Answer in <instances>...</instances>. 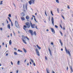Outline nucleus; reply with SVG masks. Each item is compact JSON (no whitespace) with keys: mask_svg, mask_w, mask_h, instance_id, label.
Wrapping results in <instances>:
<instances>
[{"mask_svg":"<svg viewBox=\"0 0 73 73\" xmlns=\"http://www.w3.org/2000/svg\"><path fill=\"white\" fill-rule=\"evenodd\" d=\"M22 41H23V43H24V44H27V42H26V41H27V39H26V38H27V40H29V38H28V37H27V36H25L23 35L22 36Z\"/></svg>","mask_w":73,"mask_h":73,"instance_id":"f257e3e1","label":"nucleus"},{"mask_svg":"<svg viewBox=\"0 0 73 73\" xmlns=\"http://www.w3.org/2000/svg\"><path fill=\"white\" fill-rule=\"evenodd\" d=\"M31 27L32 28H35V26H36V25L35 24H32L31 21H30Z\"/></svg>","mask_w":73,"mask_h":73,"instance_id":"f03ea898","label":"nucleus"},{"mask_svg":"<svg viewBox=\"0 0 73 73\" xmlns=\"http://www.w3.org/2000/svg\"><path fill=\"white\" fill-rule=\"evenodd\" d=\"M65 49L66 50V53H68L70 57H71V54H70V52H69V50H67L66 47H65Z\"/></svg>","mask_w":73,"mask_h":73,"instance_id":"7ed1b4c3","label":"nucleus"},{"mask_svg":"<svg viewBox=\"0 0 73 73\" xmlns=\"http://www.w3.org/2000/svg\"><path fill=\"white\" fill-rule=\"evenodd\" d=\"M36 0H31V1H29V3L30 5H31L32 4V3L33 4H35V1Z\"/></svg>","mask_w":73,"mask_h":73,"instance_id":"20e7f679","label":"nucleus"},{"mask_svg":"<svg viewBox=\"0 0 73 73\" xmlns=\"http://www.w3.org/2000/svg\"><path fill=\"white\" fill-rule=\"evenodd\" d=\"M15 25L16 26V27L18 28H20V26L19 25V24H18V22L16 21H15Z\"/></svg>","mask_w":73,"mask_h":73,"instance_id":"39448f33","label":"nucleus"},{"mask_svg":"<svg viewBox=\"0 0 73 73\" xmlns=\"http://www.w3.org/2000/svg\"><path fill=\"white\" fill-rule=\"evenodd\" d=\"M35 51L36 53V54H37V55L38 56H40V52H39V51H38V49L37 48H36L35 50Z\"/></svg>","mask_w":73,"mask_h":73,"instance_id":"423d86ee","label":"nucleus"},{"mask_svg":"<svg viewBox=\"0 0 73 73\" xmlns=\"http://www.w3.org/2000/svg\"><path fill=\"white\" fill-rule=\"evenodd\" d=\"M26 24L27 27V28H30V23H29L27 22Z\"/></svg>","mask_w":73,"mask_h":73,"instance_id":"0eeeda50","label":"nucleus"},{"mask_svg":"<svg viewBox=\"0 0 73 73\" xmlns=\"http://www.w3.org/2000/svg\"><path fill=\"white\" fill-rule=\"evenodd\" d=\"M51 21L53 26H54V19H53V17H52Z\"/></svg>","mask_w":73,"mask_h":73,"instance_id":"6e6552de","label":"nucleus"},{"mask_svg":"<svg viewBox=\"0 0 73 73\" xmlns=\"http://www.w3.org/2000/svg\"><path fill=\"white\" fill-rule=\"evenodd\" d=\"M29 32L31 33V35L32 36H33V31L32 30H29Z\"/></svg>","mask_w":73,"mask_h":73,"instance_id":"1a4fd4ad","label":"nucleus"},{"mask_svg":"<svg viewBox=\"0 0 73 73\" xmlns=\"http://www.w3.org/2000/svg\"><path fill=\"white\" fill-rule=\"evenodd\" d=\"M48 50L50 52V56H52V53L51 52V51H50V48H48Z\"/></svg>","mask_w":73,"mask_h":73,"instance_id":"9d476101","label":"nucleus"},{"mask_svg":"<svg viewBox=\"0 0 73 73\" xmlns=\"http://www.w3.org/2000/svg\"><path fill=\"white\" fill-rule=\"evenodd\" d=\"M21 20H22V21H23V20H25V18H24L23 17H21Z\"/></svg>","mask_w":73,"mask_h":73,"instance_id":"9b49d317","label":"nucleus"},{"mask_svg":"<svg viewBox=\"0 0 73 73\" xmlns=\"http://www.w3.org/2000/svg\"><path fill=\"white\" fill-rule=\"evenodd\" d=\"M7 28L9 29H11V27H10V24H9L7 25Z\"/></svg>","mask_w":73,"mask_h":73,"instance_id":"f8f14e48","label":"nucleus"},{"mask_svg":"<svg viewBox=\"0 0 73 73\" xmlns=\"http://www.w3.org/2000/svg\"><path fill=\"white\" fill-rule=\"evenodd\" d=\"M51 29L52 31V32H54V33L55 32V31H54V29H53V28H51Z\"/></svg>","mask_w":73,"mask_h":73,"instance_id":"ddd939ff","label":"nucleus"},{"mask_svg":"<svg viewBox=\"0 0 73 73\" xmlns=\"http://www.w3.org/2000/svg\"><path fill=\"white\" fill-rule=\"evenodd\" d=\"M59 42L61 45V46H62V42H61V40L60 39L59 40Z\"/></svg>","mask_w":73,"mask_h":73,"instance_id":"4468645a","label":"nucleus"},{"mask_svg":"<svg viewBox=\"0 0 73 73\" xmlns=\"http://www.w3.org/2000/svg\"><path fill=\"white\" fill-rule=\"evenodd\" d=\"M36 46L37 47V48H38L39 49H41V47H39L38 45H37Z\"/></svg>","mask_w":73,"mask_h":73,"instance_id":"2eb2a0df","label":"nucleus"},{"mask_svg":"<svg viewBox=\"0 0 73 73\" xmlns=\"http://www.w3.org/2000/svg\"><path fill=\"white\" fill-rule=\"evenodd\" d=\"M12 44V40H10L9 41V45H11Z\"/></svg>","mask_w":73,"mask_h":73,"instance_id":"dca6fc26","label":"nucleus"},{"mask_svg":"<svg viewBox=\"0 0 73 73\" xmlns=\"http://www.w3.org/2000/svg\"><path fill=\"white\" fill-rule=\"evenodd\" d=\"M21 16H25V14H24V13H22Z\"/></svg>","mask_w":73,"mask_h":73,"instance_id":"f3484780","label":"nucleus"},{"mask_svg":"<svg viewBox=\"0 0 73 73\" xmlns=\"http://www.w3.org/2000/svg\"><path fill=\"white\" fill-rule=\"evenodd\" d=\"M28 6V5H27V3H26L25 5V8L26 9V10H27V6Z\"/></svg>","mask_w":73,"mask_h":73,"instance_id":"a211bd4d","label":"nucleus"},{"mask_svg":"<svg viewBox=\"0 0 73 73\" xmlns=\"http://www.w3.org/2000/svg\"><path fill=\"white\" fill-rule=\"evenodd\" d=\"M30 60H31V62H32V63H33V64H34L35 62H34L33 61V60H32V59H31Z\"/></svg>","mask_w":73,"mask_h":73,"instance_id":"6ab92c4d","label":"nucleus"},{"mask_svg":"<svg viewBox=\"0 0 73 73\" xmlns=\"http://www.w3.org/2000/svg\"><path fill=\"white\" fill-rule=\"evenodd\" d=\"M47 73H50L49 72V70H48V69H46Z\"/></svg>","mask_w":73,"mask_h":73,"instance_id":"aec40b11","label":"nucleus"},{"mask_svg":"<svg viewBox=\"0 0 73 73\" xmlns=\"http://www.w3.org/2000/svg\"><path fill=\"white\" fill-rule=\"evenodd\" d=\"M23 50L25 53H27V51H26V50L25 48H23Z\"/></svg>","mask_w":73,"mask_h":73,"instance_id":"412c9836","label":"nucleus"},{"mask_svg":"<svg viewBox=\"0 0 73 73\" xmlns=\"http://www.w3.org/2000/svg\"><path fill=\"white\" fill-rule=\"evenodd\" d=\"M26 19L28 20V19H29V16H27L26 17Z\"/></svg>","mask_w":73,"mask_h":73,"instance_id":"4be33fe9","label":"nucleus"},{"mask_svg":"<svg viewBox=\"0 0 73 73\" xmlns=\"http://www.w3.org/2000/svg\"><path fill=\"white\" fill-rule=\"evenodd\" d=\"M17 64L18 65H20V61H18L17 63Z\"/></svg>","mask_w":73,"mask_h":73,"instance_id":"5701e85b","label":"nucleus"},{"mask_svg":"<svg viewBox=\"0 0 73 73\" xmlns=\"http://www.w3.org/2000/svg\"><path fill=\"white\" fill-rule=\"evenodd\" d=\"M13 32L14 36H16V34H15V33L14 31H13Z\"/></svg>","mask_w":73,"mask_h":73,"instance_id":"b1692460","label":"nucleus"},{"mask_svg":"<svg viewBox=\"0 0 73 73\" xmlns=\"http://www.w3.org/2000/svg\"><path fill=\"white\" fill-rule=\"evenodd\" d=\"M14 54L15 55H17V53L16 52H14Z\"/></svg>","mask_w":73,"mask_h":73,"instance_id":"393cba45","label":"nucleus"},{"mask_svg":"<svg viewBox=\"0 0 73 73\" xmlns=\"http://www.w3.org/2000/svg\"><path fill=\"white\" fill-rule=\"evenodd\" d=\"M34 35L35 36H36V35H37L36 34V31H34Z\"/></svg>","mask_w":73,"mask_h":73,"instance_id":"a878e982","label":"nucleus"},{"mask_svg":"<svg viewBox=\"0 0 73 73\" xmlns=\"http://www.w3.org/2000/svg\"><path fill=\"white\" fill-rule=\"evenodd\" d=\"M70 69L71 70L72 72H73V69H72V66H71Z\"/></svg>","mask_w":73,"mask_h":73,"instance_id":"bb28decb","label":"nucleus"},{"mask_svg":"<svg viewBox=\"0 0 73 73\" xmlns=\"http://www.w3.org/2000/svg\"><path fill=\"white\" fill-rule=\"evenodd\" d=\"M56 2L57 3H59V1H58V0H56Z\"/></svg>","mask_w":73,"mask_h":73,"instance_id":"cd10ccee","label":"nucleus"},{"mask_svg":"<svg viewBox=\"0 0 73 73\" xmlns=\"http://www.w3.org/2000/svg\"><path fill=\"white\" fill-rule=\"evenodd\" d=\"M3 4V1H1L0 3V5Z\"/></svg>","mask_w":73,"mask_h":73,"instance_id":"c85d7f7f","label":"nucleus"},{"mask_svg":"<svg viewBox=\"0 0 73 73\" xmlns=\"http://www.w3.org/2000/svg\"><path fill=\"white\" fill-rule=\"evenodd\" d=\"M18 52H23V51L20 50H18Z\"/></svg>","mask_w":73,"mask_h":73,"instance_id":"c756f323","label":"nucleus"},{"mask_svg":"<svg viewBox=\"0 0 73 73\" xmlns=\"http://www.w3.org/2000/svg\"><path fill=\"white\" fill-rule=\"evenodd\" d=\"M51 15H52V16H53V13L52 12V11H51Z\"/></svg>","mask_w":73,"mask_h":73,"instance_id":"7c9ffc66","label":"nucleus"},{"mask_svg":"<svg viewBox=\"0 0 73 73\" xmlns=\"http://www.w3.org/2000/svg\"><path fill=\"white\" fill-rule=\"evenodd\" d=\"M34 20L35 21L36 23H37V21H36V19H35V18H34Z\"/></svg>","mask_w":73,"mask_h":73,"instance_id":"2f4dec72","label":"nucleus"},{"mask_svg":"<svg viewBox=\"0 0 73 73\" xmlns=\"http://www.w3.org/2000/svg\"><path fill=\"white\" fill-rule=\"evenodd\" d=\"M9 17H11V14H9Z\"/></svg>","mask_w":73,"mask_h":73,"instance_id":"473e14b6","label":"nucleus"},{"mask_svg":"<svg viewBox=\"0 0 73 73\" xmlns=\"http://www.w3.org/2000/svg\"><path fill=\"white\" fill-rule=\"evenodd\" d=\"M24 27L25 28H27V27L26 25H24Z\"/></svg>","mask_w":73,"mask_h":73,"instance_id":"72a5a7b5","label":"nucleus"},{"mask_svg":"<svg viewBox=\"0 0 73 73\" xmlns=\"http://www.w3.org/2000/svg\"><path fill=\"white\" fill-rule=\"evenodd\" d=\"M55 28H58V26H57L55 25Z\"/></svg>","mask_w":73,"mask_h":73,"instance_id":"f704fd0d","label":"nucleus"},{"mask_svg":"<svg viewBox=\"0 0 73 73\" xmlns=\"http://www.w3.org/2000/svg\"><path fill=\"white\" fill-rule=\"evenodd\" d=\"M23 8L24 9H25V5L23 4Z\"/></svg>","mask_w":73,"mask_h":73,"instance_id":"c9c22d12","label":"nucleus"},{"mask_svg":"<svg viewBox=\"0 0 73 73\" xmlns=\"http://www.w3.org/2000/svg\"><path fill=\"white\" fill-rule=\"evenodd\" d=\"M60 27H61V28H62V26H61V25H60Z\"/></svg>","mask_w":73,"mask_h":73,"instance_id":"e433bc0d","label":"nucleus"},{"mask_svg":"<svg viewBox=\"0 0 73 73\" xmlns=\"http://www.w3.org/2000/svg\"><path fill=\"white\" fill-rule=\"evenodd\" d=\"M57 11L58 13H59V9H57Z\"/></svg>","mask_w":73,"mask_h":73,"instance_id":"4c0bfd02","label":"nucleus"},{"mask_svg":"<svg viewBox=\"0 0 73 73\" xmlns=\"http://www.w3.org/2000/svg\"><path fill=\"white\" fill-rule=\"evenodd\" d=\"M45 59L46 60H48V58H47L46 56L45 57Z\"/></svg>","mask_w":73,"mask_h":73,"instance_id":"58836bf2","label":"nucleus"},{"mask_svg":"<svg viewBox=\"0 0 73 73\" xmlns=\"http://www.w3.org/2000/svg\"><path fill=\"white\" fill-rule=\"evenodd\" d=\"M62 17L63 18V19H64V20L65 19V18L64 17V16H62Z\"/></svg>","mask_w":73,"mask_h":73,"instance_id":"ea45409f","label":"nucleus"},{"mask_svg":"<svg viewBox=\"0 0 73 73\" xmlns=\"http://www.w3.org/2000/svg\"><path fill=\"white\" fill-rule=\"evenodd\" d=\"M67 8H68V9H70V7L69 6H67Z\"/></svg>","mask_w":73,"mask_h":73,"instance_id":"a19ab883","label":"nucleus"},{"mask_svg":"<svg viewBox=\"0 0 73 73\" xmlns=\"http://www.w3.org/2000/svg\"><path fill=\"white\" fill-rule=\"evenodd\" d=\"M50 17H49L48 18V20L49 21H50Z\"/></svg>","mask_w":73,"mask_h":73,"instance_id":"79ce46f5","label":"nucleus"},{"mask_svg":"<svg viewBox=\"0 0 73 73\" xmlns=\"http://www.w3.org/2000/svg\"><path fill=\"white\" fill-rule=\"evenodd\" d=\"M35 28H36V29H38V28H37V26H35Z\"/></svg>","mask_w":73,"mask_h":73,"instance_id":"37998d69","label":"nucleus"},{"mask_svg":"<svg viewBox=\"0 0 73 73\" xmlns=\"http://www.w3.org/2000/svg\"><path fill=\"white\" fill-rule=\"evenodd\" d=\"M11 26L12 27L13 26V23H12V22H11Z\"/></svg>","mask_w":73,"mask_h":73,"instance_id":"c03bdc74","label":"nucleus"},{"mask_svg":"<svg viewBox=\"0 0 73 73\" xmlns=\"http://www.w3.org/2000/svg\"><path fill=\"white\" fill-rule=\"evenodd\" d=\"M16 73H19V70H17V72H16Z\"/></svg>","mask_w":73,"mask_h":73,"instance_id":"a18cd8bd","label":"nucleus"},{"mask_svg":"<svg viewBox=\"0 0 73 73\" xmlns=\"http://www.w3.org/2000/svg\"><path fill=\"white\" fill-rule=\"evenodd\" d=\"M14 50H17V48H14Z\"/></svg>","mask_w":73,"mask_h":73,"instance_id":"49530a36","label":"nucleus"},{"mask_svg":"<svg viewBox=\"0 0 73 73\" xmlns=\"http://www.w3.org/2000/svg\"><path fill=\"white\" fill-rule=\"evenodd\" d=\"M33 65H34V66H36V64H35V63H34L33 64Z\"/></svg>","mask_w":73,"mask_h":73,"instance_id":"de8ad7c7","label":"nucleus"},{"mask_svg":"<svg viewBox=\"0 0 73 73\" xmlns=\"http://www.w3.org/2000/svg\"><path fill=\"white\" fill-rule=\"evenodd\" d=\"M11 65H13V63L11 61Z\"/></svg>","mask_w":73,"mask_h":73,"instance_id":"09e8293b","label":"nucleus"},{"mask_svg":"<svg viewBox=\"0 0 73 73\" xmlns=\"http://www.w3.org/2000/svg\"><path fill=\"white\" fill-rule=\"evenodd\" d=\"M52 73H55V72H54L53 71V70L52 71Z\"/></svg>","mask_w":73,"mask_h":73,"instance_id":"8fccbe9b","label":"nucleus"},{"mask_svg":"<svg viewBox=\"0 0 73 73\" xmlns=\"http://www.w3.org/2000/svg\"><path fill=\"white\" fill-rule=\"evenodd\" d=\"M5 47H6V48H7V44H6Z\"/></svg>","mask_w":73,"mask_h":73,"instance_id":"3c124183","label":"nucleus"},{"mask_svg":"<svg viewBox=\"0 0 73 73\" xmlns=\"http://www.w3.org/2000/svg\"><path fill=\"white\" fill-rule=\"evenodd\" d=\"M0 30H1V31H2L3 29L1 28H0Z\"/></svg>","mask_w":73,"mask_h":73,"instance_id":"603ef678","label":"nucleus"},{"mask_svg":"<svg viewBox=\"0 0 73 73\" xmlns=\"http://www.w3.org/2000/svg\"><path fill=\"white\" fill-rule=\"evenodd\" d=\"M8 53H7L6 54V56H8Z\"/></svg>","mask_w":73,"mask_h":73,"instance_id":"864d4df0","label":"nucleus"},{"mask_svg":"<svg viewBox=\"0 0 73 73\" xmlns=\"http://www.w3.org/2000/svg\"><path fill=\"white\" fill-rule=\"evenodd\" d=\"M6 21H7V24H8L9 22H8V21L7 20V19L6 20Z\"/></svg>","mask_w":73,"mask_h":73,"instance_id":"5fc2aeb1","label":"nucleus"},{"mask_svg":"<svg viewBox=\"0 0 73 73\" xmlns=\"http://www.w3.org/2000/svg\"><path fill=\"white\" fill-rule=\"evenodd\" d=\"M51 44L52 45H53V42H52L51 43Z\"/></svg>","mask_w":73,"mask_h":73,"instance_id":"6e6d98bb","label":"nucleus"},{"mask_svg":"<svg viewBox=\"0 0 73 73\" xmlns=\"http://www.w3.org/2000/svg\"><path fill=\"white\" fill-rule=\"evenodd\" d=\"M59 32H60V34H61V33H62V32H61V31H59Z\"/></svg>","mask_w":73,"mask_h":73,"instance_id":"4d7b16f0","label":"nucleus"},{"mask_svg":"<svg viewBox=\"0 0 73 73\" xmlns=\"http://www.w3.org/2000/svg\"><path fill=\"white\" fill-rule=\"evenodd\" d=\"M2 45H4V42H3L2 43Z\"/></svg>","mask_w":73,"mask_h":73,"instance_id":"13d9d810","label":"nucleus"},{"mask_svg":"<svg viewBox=\"0 0 73 73\" xmlns=\"http://www.w3.org/2000/svg\"><path fill=\"white\" fill-rule=\"evenodd\" d=\"M30 64L31 65H32V63L31 62H30Z\"/></svg>","mask_w":73,"mask_h":73,"instance_id":"bf43d9fd","label":"nucleus"},{"mask_svg":"<svg viewBox=\"0 0 73 73\" xmlns=\"http://www.w3.org/2000/svg\"><path fill=\"white\" fill-rule=\"evenodd\" d=\"M67 70H68V66L67 67Z\"/></svg>","mask_w":73,"mask_h":73,"instance_id":"052dcab7","label":"nucleus"},{"mask_svg":"<svg viewBox=\"0 0 73 73\" xmlns=\"http://www.w3.org/2000/svg\"><path fill=\"white\" fill-rule=\"evenodd\" d=\"M46 31H47V32H48V31H49V30L48 29H47L46 30Z\"/></svg>","mask_w":73,"mask_h":73,"instance_id":"680f3d73","label":"nucleus"},{"mask_svg":"<svg viewBox=\"0 0 73 73\" xmlns=\"http://www.w3.org/2000/svg\"><path fill=\"white\" fill-rule=\"evenodd\" d=\"M9 20L10 21V22H11V20L10 19H9Z\"/></svg>","mask_w":73,"mask_h":73,"instance_id":"e2e57ef3","label":"nucleus"},{"mask_svg":"<svg viewBox=\"0 0 73 73\" xmlns=\"http://www.w3.org/2000/svg\"><path fill=\"white\" fill-rule=\"evenodd\" d=\"M13 5H14L15 6V7H16V5H15V4H13Z\"/></svg>","mask_w":73,"mask_h":73,"instance_id":"0e129e2a","label":"nucleus"},{"mask_svg":"<svg viewBox=\"0 0 73 73\" xmlns=\"http://www.w3.org/2000/svg\"><path fill=\"white\" fill-rule=\"evenodd\" d=\"M2 25H3V26H4V23H2Z\"/></svg>","mask_w":73,"mask_h":73,"instance_id":"69168bd1","label":"nucleus"},{"mask_svg":"<svg viewBox=\"0 0 73 73\" xmlns=\"http://www.w3.org/2000/svg\"><path fill=\"white\" fill-rule=\"evenodd\" d=\"M33 17H34V18H35V16L34 15H33Z\"/></svg>","mask_w":73,"mask_h":73,"instance_id":"338daca9","label":"nucleus"},{"mask_svg":"<svg viewBox=\"0 0 73 73\" xmlns=\"http://www.w3.org/2000/svg\"><path fill=\"white\" fill-rule=\"evenodd\" d=\"M11 37H12V33H11Z\"/></svg>","mask_w":73,"mask_h":73,"instance_id":"774afa93","label":"nucleus"}]
</instances>
